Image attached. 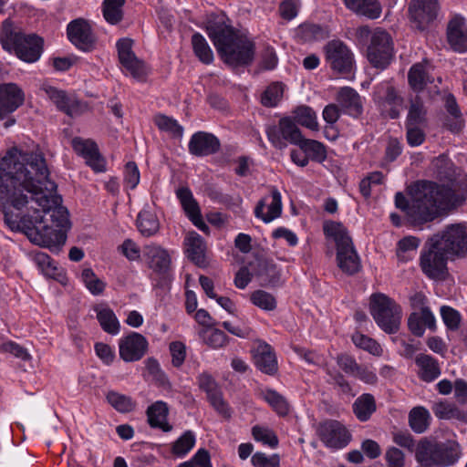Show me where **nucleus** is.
<instances>
[{
	"label": "nucleus",
	"mask_w": 467,
	"mask_h": 467,
	"mask_svg": "<svg viewBox=\"0 0 467 467\" xmlns=\"http://www.w3.org/2000/svg\"><path fill=\"white\" fill-rule=\"evenodd\" d=\"M427 125L405 126L407 141L410 146L417 147L424 142L425 132L423 129Z\"/></svg>",
	"instance_id": "nucleus-62"
},
{
	"label": "nucleus",
	"mask_w": 467,
	"mask_h": 467,
	"mask_svg": "<svg viewBox=\"0 0 467 467\" xmlns=\"http://www.w3.org/2000/svg\"><path fill=\"white\" fill-rule=\"evenodd\" d=\"M438 10V0H410L408 8L411 24L420 31L426 30L437 18Z\"/></svg>",
	"instance_id": "nucleus-15"
},
{
	"label": "nucleus",
	"mask_w": 467,
	"mask_h": 467,
	"mask_svg": "<svg viewBox=\"0 0 467 467\" xmlns=\"http://www.w3.org/2000/svg\"><path fill=\"white\" fill-rule=\"evenodd\" d=\"M207 399L213 408L223 418L229 419L232 415V410L229 404L224 400L223 392L218 384L206 392Z\"/></svg>",
	"instance_id": "nucleus-48"
},
{
	"label": "nucleus",
	"mask_w": 467,
	"mask_h": 467,
	"mask_svg": "<svg viewBox=\"0 0 467 467\" xmlns=\"http://www.w3.org/2000/svg\"><path fill=\"white\" fill-rule=\"evenodd\" d=\"M176 196L188 218L193 217L201 213L200 206L193 198L192 192L189 187H180L177 189Z\"/></svg>",
	"instance_id": "nucleus-46"
},
{
	"label": "nucleus",
	"mask_w": 467,
	"mask_h": 467,
	"mask_svg": "<svg viewBox=\"0 0 467 467\" xmlns=\"http://www.w3.org/2000/svg\"><path fill=\"white\" fill-rule=\"evenodd\" d=\"M431 410L434 415L440 420H458L467 422V412L460 410L455 404L446 400L436 402Z\"/></svg>",
	"instance_id": "nucleus-37"
},
{
	"label": "nucleus",
	"mask_w": 467,
	"mask_h": 467,
	"mask_svg": "<svg viewBox=\"0 0 467 467\" xmlns=\"http://www.w3.org/2000/svg\"><path fill=\"white\" fill-rule=\"evenodd\" d=\"M153 120L160 130L171 134L173 138L181 139L183 136L184 129L175 119L164 114H158Z\"/></svg>",
	"instance_id": "nucleus-47"
},
{
	"label": "nucleus",
	"mask_w": 467,
	"mask_h": 467,
	"mask_svg": "<svg viewBox=\"0 0 467 467\" xmlns=\"http://www.w3.org/2000/svg\"><path fill=\"white\" fill-rule=\"evenodd\" d=\"M353 413L360 421H367L376 411L377 405L372 394L364 393L360 395L352 405Z\"/></svg>",
	"instance_id": "nucleus-35"
},
{
	"label": "nucleus",
	"mask_w": 467,
	"mask_h": 467,
	"mask_svg": "<svg viewBox=\"0 0 467 467\" xmlns=\"http://www.w3.org/2000/svg\"><path fill=\"white\" fill-rule=\"evenodd\" d=\"M450 256L430 237L420 253V266L430 279L444 281L449 275L447 262Z\"/></svg>",
	"instance_id": "nucleus-10"
},
{
	"label": "nucleus",
	"mask_w": 467,
	"mask_h": 467,
	"mask_svg": "<svg viewBox=\"0 0 467 467\" xmlns=\"http://www.w3.org/2000/svg\"><path fill=\"white\" fill-rule=\"evenodd\" d=\"M36 186V192L39 193V196L44 195L49 202L48 206H39L43 211V215L51 222V224L58 229L67 230L70 227V222L68 219V212L66 207L60 205V196L55 195L57 190V184L49 180V174L47 176L44 182L37 183Z\"/></svg>",
	"instance_id": "nucleus-9"
},
{
	"label": "nucleus",
	"mask_w": 467,
	"mask_h": 467,
	"mask_svg": "<svg viewBox=\"0 0 467 467\" xmlns=\"http://www.w3.org/2000/svg\"><path fill=\"white\" fill-rule=\"evenodd\" d=\"M33 261L43 275L49 278L57 279L58 268L50 256L43 252H36L33 254Z\"/></svg>",
	"instance_id": "nucleus-52"
},
{
	"label": "nucleus",
	"mask_w": 467,
	"mask_h": 467,
	"mask_svg": "<svg viewBox=\"0 0 467 467\" xmlns=\"http://www.w3.org/2000/svg\"><path fill=\"white\" fill-rule=\"evenodd\" d=\"M249 267L259 280L260 285L276 287L282 285L281 272L272 260L256 257L249 263Z\"/></svg>",
	"instance_id": "nucleus-19"
},
{
	"label": "nucleus",
	"mask_w": 467,
	"mask_h": 467,
	"mask_svg": "<svg viewBox=\"0 0 467 467\" xmlns=\"http://www.w3.org/2000/svg\"><path fill=\"white\" fill-rule=\"evenodd\" d=\"M119 357L125 362L138 361L145 355L148 349V341L144 336L131 332L119 340Z\"/></svg>",
	"instance_id": "nucleus-20"
},
{
	"label": "nucleus",
	"mask_w": 467,
	"mask_h": 467,
	"mask_svg": "<svg viewBox=\"0 0 467 467\" xmlns=\"http://www.w3.org/2000/svg\"><path fill=\"white\" fill-rule=\"evenodd\" d=\"M263 399L272 407L279 416H286L289 413L290 406L286 399L272 389L262 391Z\"/></svg>",
	"instance_id": "nucleus-44"
},
{
	"label": "nucleus",
	"mask_w": 467,
	"mask_h": 467,
	"mask_svg": "<svg viewBox=\"0 0 467 467\" xmlns=\"http://www.w3.org/2000/svg\"><path fill=\"white\" fill-rule=\"evenodd\" d=\"M106 399L108 402L119 412L129 413L136 408V402L130 397L117 391H109Z\"/></svg>",
	"instance_id": "nucleus-49"
},
{
	"label": "nucleus",
	"mask_w": 467,
	"mask_h": 467,
	"mask_svg": "<svg viewBox=\"0 0 467 467\" xmlns=\"http://www.w3.org/2000/svg\"><path fill=\"white\" fill-rule=\"evenodd\" d=\"M323 231L327 237L333 238L336 243L338 267L348 275L358 273L360 269L359 257L346 227L340 223L329 221L324 223Z\"/></svg>",
	"instance_id": "nucleus-6"
},
{
	"label": "nucleus",
	"mask_w": 467,
	"mask_h": 467,
	"mask_svg": "<svg viewBox=\"0 0 467 467\" xmlns=\"http://www.w3.org/2000/svg\"><path fill=\"white\" fill-rule=\"evenodd\" d=\"M252 463L254 467H280L278 454L267 456L263 452H256L252 456Z\"/></svg>",
	"instance_id": "nucleus-63"
},
{
	"label": "nucleus",
	"mask_w": 467,
	"mask_h": 467,
	"mask_svg": "<svg viewBox=\"0 0 467 467\" xmlns=\"http://www.w3.org/2000/svg\"><path fill=\"white\" fill-rule=\"evenodd\" d=\"M393 57V43L389 33L377 29L371 36L368 47L367 57L369 63L377 68H386Z\"/></svg>",
	"instance_id": "nucleus-13"
},
{
	"label": "nucleus",
	"mask_w": 467,
	"mask_h": 467,
	"mask_svg": "<svg viewBox=\"0 0 467 467\" xmlns=\"http://www.w3.org/2000/svg\"><path fill=\"white\" fill-rule=\"evenodd\" d=\"M188 258L199 267L206 266L205 244L202 237L195 233H190L185 238Z\"/></svg>",
	"instance_id": "nucleus-31"
},
{
	"label": "nucleus",
	"mask_w": 467,
	"mask_h": 467,
	"mask_svg": "<svg viewBox=\"0 0 467 467\" xmlns=\"http://www.w3.org/2000/svg\"><path fill=\"white\" fill-rule=\"evenodd\" d=\"M374 100L380 108L382 114L391 119L400 117L403 98L398 94L393 86L389 83H382L378 86L374 93Z\"/></svg>",
	"instance_id": "nucleus-16"
},
{
	"label": "nucleus",
	"mask_w": 467,
	"mask_h": 467,
	"mask_svg": "<svg viewBox=\"0 0 467 467\" xmlns=\"http://www.w3.org/2000/svg\"><path fill=\"white\" fill-rule=\"evenodd\" d=\"M431 238L450 257H462L467 254V227L465 223L449 224Z\"/></svg>",
	"instance_id": "nucleus-11"
},
{
	"label": "nucleus",
	"mask_w": 467,
	"mask_h": 467,
	"mask_svg": "<svg viewBox=\"0 0 467 467\" xmlns=\"http://www.w3.org/2000/svg\"><path fill=\"white\" fill-rule=\"evenodd\" d=\"M252 303L257 307L272 311L276 307V300L273 295L264 290H256L251 295Z\"/></svg>",
	"instance_id": "nucleus-56"
},
{
	"label": "nucleus",
	"mask_w": 467,
	"mask_h": 467,
	"mask_svg": "<svg viewBox=\"0 0 467 467\" xmlns=\"http://www.w3.org/2000/svg\"><path fill=\"white\" fill-rule=\"evenodd\" d=\"M47 175L48 169L41 153L13 148L0 160V209L5 224L12 231L24 229L26 232L31 220L26 216L18 220V215L10 211L11 207L21 210L29 200L37 206L49 205L50 201L36 192L37 183L44 182Z\"/></svg>",
	"instance_id": "nucleus-1"
},
{
	"label": "nucleus",
	"mask_w": 467,
	"mask_h": 467,
	"mask_svg": "<svg viewBox=\"0 0 467 467\" xmlns=\"http://www.w3.org/2000/svg\"><path fill=\"white\" fill-rule=\"evenodd\" d=\"M265 132L269 141L278 150L285 149L287 143L298 146L304 138L292 117L281 118L277 125H269Z\"/></svg>",
	"instance_id": "nucleus-12"
},
{
	"label": "nucleus",
	"mask_w": 467,
	"mask_h": 467,
	"mask_svg": "<svg viewBox=\"0 0 467 467\" xmlns=\"http://www.w3.org/2000/svg\"><path fill=\"white\" fill-rule=\"evenodd\" d=\"M440 312L442 321L449 330L456 331L460 328L462 317L456 309L449 306H442Z\"/></svg>",
	"instance_id": "nucleus-58"
},
{
	"label": "nucleus",
	"mask_w": 467,
	"mask_h": 467,
	"mask_svg": "<svg viewBox=\"0 0 467 467\" xmlns=\"http://www.w3.org/2000/svg\"><path fill=\"white\" fill-rule=\"evenodd\" d=\"M298 147L313 161L322 163L327 157L325 145L318 140L303 138Z\"/></svg>",
	"instance_id": "nucleus-41"
},
{
	"label": "nucleus",
	"mask_w": 467,
	"mask_h": 467,
	"mask_svg": "<svg viewBox=\"0 0 467 467\" xmlns=\"http://www.w3.org/2000/svg\"><path fill=\"white\" fill-rule=\"evenodd\" d=\"M272 202L268 205V211L266 213H264V209L266 205V199H261L255 208H254V215L261 219L264 223H268L273 220L280 217L282 213V200L281 193L275 187L272 188L271 191Z\"/></svg>",
	"instance_id": "nucleus-29"
},
{
	"label": "nucleus",
	"mask_w": 467,
	"mask_h": 467,
	"mask_svg": "<svg viewBox=\"0 0 467 467\" xmlns=\"http://www.w3.org/2000/svg\"><path fill=\"white\" fill-rule=\"evenodd\" d=\"M191 43L194 55L202 63L205 65L213 63L214 58L213 52L205 37L201 33H194L192 36Z\"/></svg>",
	"instance_id": "nucleus-40"
},
{
	"label": "nucleus",
	"mask_w": 467,
	"mask_h": 467,
	"mask_svg": "<svg viewBox=\"0 0 467 467\" xmlns=\"http://www.w3.org/2000/svg\"><path fill=\"white\" fill-rule=\"evenodd\" d=\"M427 125V109L420 97L410 99L405 126Z\"/></svg>",
	"instance_id": "nucleus-38"
},
{
	"label": "nucleus",
	"mask_w": 467,
	"mask_h": 467,
	"mask_svg": "<svg viewBox=\"0 0 467 467\" xmlns=\"http://www.w3.org/2000/svg\"><path fill=\"white\" fill-rule=\"evenodd\" d=\"M133 41L130 38H120L117 41L120 64L136 78H140L145 74L144 64L140 60L132 51Z\"/></svg>",
	"instance_id": "nucleus-22"
},
{
	"label": "nucleus",
	"mask_w": 467,
	"mask_h": 467,
	"mask_svg": "<svg viewBox=\"0 0 467 467\" xmlns=\"http://www.w3.org/2000/svg\"><path fill=\"white\" fill-rule=\"evenodd\" d=\"M326 59L330 67L337 73H349L353 67V55L340 40L329 41L324 47Z\"/></svg>",
	"instance_id": "nucleus-17"
},
{
	"label": "nucleus",
	"mask_w": 467,
	"mask_h": 467,
	"mask_svg": "<svg viewBox=\"0 0 467 467\" xmlns=\"http://www.w3.org/2000/svg\"><path fill=\"white\" fill-rule=\"evenodd\" d=\"M317 433L320 438H350L351 434L338 420H326L320 422L317 428Z\"/></svg>",
	"instance_id": "nucleus-39"
},
{
	"label": "nucleus",
	"mask_w": 467,
	"mask_h": 467,
	"mask_svg": "<svg viewBox=\"0 0 467 467\" xmlns=\"http://www.w3.org/2000/svg\"><path fill=\"white\" fill-rule=\"evenodd\" d=\"M430 412L424 407H415L409 413L410 426L416 433L424 432L430 425Z\"/></svg>",
	"instance_id": "nucleus-43"
},
{
	"label": "nucleus",
	"mask_w": 467,
	"mask_h": 467,
	"mask_svg": "<svg viewBox=\"0 0 467 467\" xmlns=\"http://www.w3.org/2000/svg\"><path fill=\"white\" fill-rule=\"evenodd\" d=\"M337 101L341 111L353 118L359 117L363 112L361 98L352 88H341L337 92Z\"/></svg>",
	"instance_id": "nucleus-26"
},
{
	"label": "nucleus",
	"mask_w": 467,
	"mask_h": 467,
	"mask_svg": "<svg viewBox=\"0 0 467 467\" xmlns=\"http://www.w3.org/2000/svg\"><path fill=\"white\" fill-rule=\"evenodd\" d=\"M125 0H104L102 11L104 18L111 25L119 23L123 18L122 6Z\"/></svg>",
	"instance_id": "nucleus-51"
},
{
	"label": "nucleus",
	"mask_w": 467,
	"mask_h": 467,
	"mask_svg": "<svg viewBox=\"0 0 467 467\" xmlns=\"http://www.w3.org/2000/svg\"><path fill=\"white\" fill-rule=\"evenodd\" d=\"M25 101V93L16 83H4L0 85V119H6L5 128L16 123L11 116Z\"/></svg>",
	"instance_id": "nucleus-14"
},
{
	"label": "nucleus",
	"mask_w": 467,
	"mask_h": 467,
	"mask_svg": "<svg viewBox=\"0 0 467 467\" xmlns=\"http://www.w3.org/2000/svg\"><path fill=\"white\" fill-rule=\"evenodd\" d=\"M424 326L432 331L436 330L435 317L428 306L421 307L420 314L411 313L408 318V327L416 337L423 336L425 332Z\"/></svg>",
	"instance_id": "nucleus-27"
},
{
	"label": "nucleus",
	"mask_w": 467,
	"mask_h": 467,
	"mask_svg": "<svg viewBox=\"0 0 467 467\" xmlns=\"http://www.w3.org/2000/svg\"><path fill=\"white\" fill-rule=\"evenodd\" d=\"M447 38L454 51L460 53L467 51V28L463 17L455 16L449 22Z\"/></svg>",
	"instance_id": "nucleus-25"
},
{
	"label": "nucleus",
	"mask_w": 467,
	"mask_h": 467,
	"mask_svg": "<svg viewBox=\"0 0 467 467\" xmlns=\"http://www.w3.org/2000/svg\"><path fill=\"white\" fill-rule=\"evenodd\" d=\"M144 254L148 260L150 268L159 274H166L171 265V257L169 253L158 245H146Z\"/></svg>",
	"instance_id": "nucleus-28"
},
{
	"label": "nucleus",
	"mask_w": 467,
	"mask_h": 467,
	"mask_svg": "<svg viewBox=\"0 0 467 467\" xmlns=\"http://www.w3.org/2000/svg\"><path fill=\"white\" fill-rule=\"evenodd\" d=\"M178 467H213L208 451L200 449L189 462L181 463Z\"/></svg>",
	"instance_id": "nucleus-64"
},
{
	"label": "nucleus",
	"mask_w": 467,
	"mask_h": 467,
	"mask_svg": "<svg viewBox=\"0 0 467 467\" xmlns=\"http://www.w3.org/2000/svg\"><path fill=\"white\" fill-rule=\"evenodd\" d=\"M253 358L255 367L261 372L274 376L278 371L276 356L269 344L260 342L253 351Z\"/></svg>",
	"instance_id": "nucleus-24"
},
{
	"label": "nucleus",
	"mask_w": 467,
	"mask_h": 467,
	"mask_svg": "<svg viewBox=\"0 0 467 467\" xmlns=\"http://www.w3.org/2000/svg\"><path fill=\"white\" fill-rule=\"evenodd\" d=\"M43 89L57 108L67 116H78L86 108L83 102L75 96L67 95L64 90L57 89L52 86H45Z\"/></svg>",
	"instance_id": "nucleus-21"
},
{
	"label": "nucleus",
	"mask_w": 467,
	"mask_h": 467,
	"mask_svg": "<svg viewBox=\"0 0 467 467\" xmlns=\"http://www.w3.org/2000/svg\"><path fill=\"white\" fill-rule=\"evenodd\" d=\"M283 96V87L278 83L270 85L261 97V103L265 107H275Z\"/></svg>",
	"instance_id": "nucleus-61"
},
{
	"label": "nucleus",
	"mask_w": 467,
	"mask_h": 467,
	"mask_svg": "<svg viewBox=\"0 0 467 467\" xmlns=\"http://www.w3.org/2000/svg\"><path fill=\"white\" fill-rule=\"evenodd\" d=\"M409 199L400 192L395 194V205L403 211L410 225L422 227L441 216L448 215L467 200V182L451 185L418 181L408 188Z\"/></svg>",
	"instance_id": "nucleus-2"
},
{
	"label": "nucleus",
	"mask_w": 467,
	"mask_h": 467,
	"mask_svg": "<svg viewBox=\"0 0 467 467\" xmlns=\"http://www.w3.org/2000/svg\"><path fill=\"white\" fill-rule=\"evenodd\" d=\"M416 440H399L402 447L411 449ZM415 457L423 466L431 465L449 466L454 464L460 458V446L457 442L448 441L446 443H438L437 440H418L415 449Z\"/></svg>",
	"instance_id": "nucleus-5"
},
{
	"label": "nucleus",
	"mask_w": 467,
	"mask_h": 467,
	"mask_svg": "<svg viewBox=\"0 0 467 467\" xmlns=\"http://www.w3.org/2000/svg\"><path fill=\"white\" fill-rule=\"evenodd\" d=\"M293 120L311 130H317L318 123L316 112L308 106H299L293 111Z\"/></svg>",
	"instance_id": "nucleus-45"
},
{
	"label": "nucleus",
	"mask_w": 467,
	"mask_h": 467,
	"mask_svg": "<svg viewBox=\"0 0 467 467\" xmlns=\"http://www.w3.org/2000/svg\"><path fill=\"white\" fill-rule=\"evenodd\" d=\"M420 243V239L415 236H407L400 240L397 247L398 258L403 262L410 260Z\"/></svg>",
	"instance_id": "nucleus-53"
},
{
	"label": "nucleus",
	"mask_w": 467,
	"mask_h": 467,
	"mask_svg": "<svg viewBox=\"0 0 467 467\" xmlns=\"http://www.w3.org/2000/svg\"><path fill=\"white\" fill-rule=\"evenodd\" d=\"M203 339L209 347L220 348L227 345L229 337L223 331L213 328L203 332Z\"/></svg>",
	"instance_id": "nucleus-60"
},
{
	"label": "nucleus",
	"mask_w": 467,
	"mask_h": 467,
	"mask_svg": "<svg viewBox=\"0 0 467 467\" xmlns=\"http://www.w3.org/2000/svg\"><path fill=\"white\" fill-rule=\"evenodd\" d=\"M219 139L213 133L197 131L193 133L188 143L189 152L196 157H205L220 150Z\"/></svg>",
	"instance_id": "nucleus-23"
},
{
	"label": "nucleus",
	"mask_w": 467,
	"mask_h": 467,
	"mask_svg": "<svg viewBox=\"0 0 467 467\" xmlns=\"http://www.w3.org/2000/svg\"><path fill=\"white\" fill-rule=\"evenodd\" d=\"M69 41L78 49L89 52L95 48L96 36L88 22L84 18L72 20L67 26Z\"/></svg>",
	"instance_id": "nucleus-18"
},
{
	"label": "nucleus",
	"mask_w": 467,
	"mask_h": 467,
	"mask_svg": "<svg viewBox=\"0 0 467 467\" xmlns=\"http://www.w3.org/2000/svg\"><path fill=\"white\" fill-rule=\"evenodd\" d=\"M0 43L5 51L28 64L38 61L44 51L43 37L35 33L26 34L9 19L2 24Z\"/></svg>",
	"instance_id": "nucleus-4"
},
{
	"label": "nucleus",
	"mask_w": 467,
	"mask_h": 467,
	"mask_svg": "<svg viewBox=\"0 0 467 467\" xmlns=\"http://www.w3.org/2000/svg\"><path fill=\"white\" fill-rule=\"evenodd\" d=\"M29 223L30 226H26V234L32 243L47 247L52 253L58 254L60 252L67 239L66 232L63 229L48 224V219L40 215H36L35 222L31 221Z\"/></svg>",
	"instance_id": "nucleus-8"
},
{
	"label": "nucleus",
	"mask_w": 467,
	"mask_h": 467,
	"mask_svg": "<svg viewBox=\"0 0 467 467\" xmlns=\"http://www.w3.org/2000/svg\"><path fill=\"white\" fill-rule=\"evenodd\" d=\"M296 36L303 42L320 41L329 36V31L324 26L304 23L298 26Z\"/></svg>",
	"instance_id": "nucleus-36"
},
{
	"label": "nucleus",
	"mask_w": 467,
	"mask_h": 467,
	"mask_svg": "<svg viewBox=\"0 0 467 467\" xmlns=\"http://www.w3.org/2000/svg\"><path fill=\"white\" fill-rule=\"evenodd\" d=\"M327 375L329 377L327 382L333 385L338 393L351 397L356 395L350 383L340 371L327 369Z\"/></svg>",
	"instance_id": "nucleus-54"
},
{
	"label": "nucleus",
	"mask_w": 467,
	"mask_h": 467,
	"mask_svg": "<svg viewBox=\"0 0 467 467\" xmlns=\"http://www.w3.org/2000/svg\"><path fill=\"white\" fill-rule=\"evenodd\" d=\"M408 80L410 88L415 91H421L428 83L433 82V78L428 75L425 67L420 63H417L410 67L408 73Z\"/></svg>",
	"instance_id": "nucleus-42"
},
{
	"label": "nucleus",
	"mask_w": 467,
	"mask_h": 467,
	"mask_svg": "<svg viewBox=\"0 0 467 467\" xmlns=\"http://www.w3.org/2000/svg\"><path fill=\"white\" fill-rule=\"evenodd\" d=\"M81 276L86 287L92 295L97 296L103 293L106 285L102 280L97 277L92 269H84Z\"/></svg>",
	"instance_id": "nucleus-57"
},
{
	"label": "nucleus",
	"mask_w": 467,
	"mask_h": 467,
	"mask_svg": "<svg viewBox=\"0 0 467 467\" xmlns=\"http://www.w3.org/2000/svg\"><path fill=\"white\" fill-rule=\"evenodd\" d=\"M148 422L151 428L160 429L164 432L171 430L167 421L168 407L163 401H156L147 409Z\"/></svg>",
	"instance_id": "nucleus-32"
},
{
	"label": "nucleus",
	"mask_w": 467,
	"mask_h": 467,
	"mask_svg": "<svg viewBox=\"0 0 467 467\" xmlns=\"http://www.w3.org/2000/svg\"><path fill=\"white\" fill-rule=\"evenodd\" d=\"M370 313L378 326L388 334L399 331L401 321V307L384 294L370 296Z\"/></svg>",
	"instance_id": "nucleus-7"
},
{
	"label": "nucleus",
	"mask_w": 467,
	"mask_h": 467,
	"mask_svg": "<svg viewBox=\"0 0 467 467\" xmlns=\"http://www.w3.org/2000/svg\"><path fill=\"white\" fill-rule=\"evenodd\" d=\"M73 150L85 160L92 157L99 151L97 144L90 140H82L79 137H76L72 140Z\"/></svg>",
	"instance_id": "nucleus-59"
},
{
	"label": "nucleus",
	"mask_w": 467,
	"mask_h": 467,
	"mask_svg": "<svg viewBox=\"0 0 467 467\" xmlns=\"http://www.w3.org/2000/svg\"><path fill=\"white\" fill-rule=\"evenodd\" d=\"M205 30L223 63L234 68L253 63L255 44L230 25L223 12L211 14L207 17Z\"/></svg>",
	"instance_id": "nucleus-3"
},
{
	"label": "nucleus",
	"mask_w": 467,
	"mask_h": 467,
	"mask_svg": "<svg viewBox=\"0 0 467 467\" xmlns=\"http://www.w3.org/2000/svg\"><path fill=\"white\" fill-rule=\"evenodd\" d=\"M346 7L359 16L376 19L381 14V5L378 0H343Z\"/></svg>",
	"instance_id": "nucleus-33"
},
{
	"label": "nucleus",
	"mask_w": 467,
	"mask_h": 467,
	"mask_svg": "<svg viewBox=\"0 0 467 467\" xmlns=\"http://www.w3.org/2000/svg\"><path fill=\"white\" fill-rule=\"evenodd\" d=\"M94 310L97 319L105 332L110 335H117L119 332V322L112 309L106 305H98Z\"/></svg>",
	"instance_id": "nucleus-34"
},
{
	"label": "nucleus",
	"mask_w": 467,
	"mask_h": 467,
	"mask_svg": "<svg viewBox=\"0 0 467 467\" xmlns=\"http://www.w3.org/2000/svg\"><path fill=\"white\" fill-rule=\"evenodd\" d=\"M137 226L143 235L151 236L158 232L160 224L155 214L149 211H141L137 218Z\"/></svg>",
	"instance_id": "nucleus-50"
},
{
	"label": "nucleus",
	"mask_w": 467,
	"mask_h": 467,
	"mask_svg": "<svg viewBox=\"0 0 467 467\" xmlns=\"http://www.w3.org/2000/svg\"><path fill=\"white\" fill-rule=\"evenodd\" d=\"M415 364L419 368L418 377L424 382H432L441 376L440 364L431 355L419 354L415 358Z\"/></svg>",
	"instance_id": "nucleus-30"
},
{
	"label": "nucleus",
	"mask_w": 467,
	"mask_h": 467,
	"mask_svg": "<svg viewBox=\"0 0 467 467\" xmlns=\"http://www.w3.org/2000/svg\"><path fill=\"white\" fill-rule=\"evenodd\" d=\"M352 341L356 347L362 348L374 356H380L382 348L380 345L371 337L356 333L352 336Z\"/></svg>",
	"instance_id": "nucleus-55"
}]
</instances>
